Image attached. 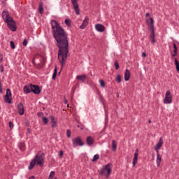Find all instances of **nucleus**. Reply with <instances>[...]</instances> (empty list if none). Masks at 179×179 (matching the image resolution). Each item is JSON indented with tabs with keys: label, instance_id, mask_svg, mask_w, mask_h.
<instances>
[{
	"label": "nucleus",
	"instance_id": "13",
	"mask_svg": "<svg viewBox=\"0 0 179 179\" xmlns=\"http://www.w3.org/2000/svg\"><path fill=\"white\" fill-rule=\"evenodd\" d=\"M138 156H139V150L136 149L132 162L133 167H135L138 163Z\"/></svg>",
	"mask_w": 179,
	"mask_h": 179
},
{
	"label": "nucleus",
	"instance_id": "29",
	"mask_svg": "<svg viewBox=\"0 0 179 179\" xmlns=\"http://www.w3.org/2000/svg\"><path fill=\"white\" fill-rule=\"evenodd\" d=\"M55 176V172L51 171L49 175L48 179H53Z\"/></svg>",
	"mask_w": 179,
	"mask_h": 179
},
{
	"label": "nucleus",
	"instance_id": "33",
	"mask_svg": "<svg viewBox=\"0 0 179 179\" xmlns=\"http://www.w3.org/2000/svg\"><path fill=\"white\" fill-rule=\"evenodd\" d=\"M173 54H175V55H177V45H176V43H173Z\"/></svg>",
	"mask_w": 179,
	"mask_h": 179
},
{
	"label": "nucleus",
	"instance_id": "6",
	"mask_svg": "<svg viewBox=\"0 0 179 179\" xmlns=\"http://www.w3.org/2000/svg\"><path fill=\"white\" fill-rule=\"evenodd\" d=\"M173 103V95H171V92L168 90L166 92L165 98L164 99V104H171Z\"/></svg>",
	"mask_w": 179,
	"mask_h": 179
},
{
	"label": "nucleus",
	"instance_id": "35",
	"mask_svg": "<svg viewBox=\"0 0 179 179\" xmlns=\"http://www.w3.org/2000/svg\"><path fill=\"white\" fill-rule=\"evenodd\" d=\"M115 66L116 71H118V69H120V64H118V62L117 61L115 62Z\"/></svg>",
	"mask_w": 179,
	"mask_h": 179
},
{
	"label": "nucleus",
	"instance_id": "11",
	"mask_svg": "<svg viewBox=\"0 0 179 179\" xmlns=\"http://www.w3.org/2000/svg\"><path fill=\"white\" fill-rule=\"evenodd\" d=\"M31 92L34 93V94H40V93H41L40 87H38V85H32V84H31Z\"/></svg>",
	"mask_w": 179,
	"mask_h": 179
},
{
	"label": "nucleus",
	"instance_id": "26",
	"mask_svg": "<svg viewBox=\"0 0 179 179\" xmlns=\"http://www.w3.org/2000/svg\"><path fill=\"white\" fill-rule=\"evenodd\" d=\"M42 121L45 125L48 124V119L45 116L42 117Z\"/></svg>",
	"mask_w": 179,
	"mask_h": 179
},
{
	"label": "nucleus",
	"instance_id": "8",
	"mask_svg": "<svg viewBox=\"0 0 179 179\" xmlns=\"http://www.w3.org/2000/svg\"><path fill=\"white\" fill-rule=\"evenodd\" d=\"M73 146L76 148V146H83L84 143L82 141V138L80 137L75 138L72 140Z\"/></svg>",
	"mask_w": 179,
	"mask_h": 179
},
{
	"label": "nucleus",
	"instance_id": "48",
	"mask_svg": "<svg viewBox=\"0 0 179 179\" xmlns=\"http://www.w3.org/2000/svg\"><path fill=\"white\" fill-rule=\"evenodd\" d=\"M53 179H57V178H54Z\"/></svg>",
	"mask_w": 179,
	"mask_h": 179
},
{
	"label": "nucleus",
	"instance_id": "18",
	"mask_svg": "<svg viewBox=\"0 0 179 179\" xmlns=\"http://www.w3.org/2000/svg\"><path fill=\"white\" fill-rule=\"evenodd\" d=\"M24 93H26L27 94L28 93H31V84H30L29 85H25L24 87Z\"/></svg>",
	"mask_w": 179,
	"mask_h": 179
},
{
	"label": "nucleus",
	"instance_id": "17",
	"mask_svg": "<svg viewBox=\"0 0 179 179\" xmlns=\"http://www.w3.org/2000/svg\"><path fill=\"white\" fill-rule=\"evenodd\" d=\"M130 78H131V72L129 71V70H128V69H127L124 73V80L126 82H128Z\"/></svg>",
	"mask_w": 179,
	"mask_h": 179
},
{
	"label": "nucleus",
	"instance_id": "10",
	"mask_svg": "<svg viewBox=\"0 0 179 179\" xmlns=\"http://www.w3.org/2000/svg\"><path fill=\"white\" fill-rule=\"evenodd\" d=\"M163 137H160L159 139V141L157 142V143L155 145L154 149L155 150L156 152H159V150H160V149L162 148V146H163Z\"/></svg>",
	"mask_w": 179,
	"mask_h": 179
},
{
	"label": "nucleus",
	"instance_id": "20",
	"mask_svg": "<svg viewBox=\"0 0 179 179\" xmlns=\"http://www.w3.org/2000/svg\"><path fill=\"white\" fill-rule=\"evenodd\" d=\"M76 79L78 80H80L81 82H85V80H86V75L83 74V75H81V76H78L76 77Z\"/></svg>",
	"mask_w": 179,
	"mask_h": 179
},
{
	"label": "nucleus",
	"instance_id": "4",
	"mask_svg": "<svg viewBox=\"0 0 179 179\" xmlns=\"http://www.w3.org/2000/svg\"><path fill=\"white\" fill-rule=\"evenodd\" d=\"M111 171H113V164L109 163L102 167L99 174H101V176H104L106 172V178H108V177H110V174H111Z\"/></svg>",
	"mask_w": 179,
	"mask_h": 179
},
{
	"label": "nucleus",
	"instance_id": "32",
	"mask_svg": "<svg viewBox=\"0 0 179 179\" xmlns=\"http://www.w3.org/2000/svg\"><path fill=\"white\" fill-rule=\"evenodd\" d=\"M64 23L66 24V26H68L69 27L71 26V20L66 19L64 21Z\"/></svg>",
	"mask_w": 179,
	"mask_h": 179
},
{
	"label": "nucleus",
	"instance_id": "46",
	"mask_svg": "<svg viewBox=\"0 0 179 179\" xmlns=\"http://www.w3.org/2000/svg\"><path fill=\"white\" fill-rule=\"evenodd\" d=\"M1 72H3V68L1 69Z\"/></svg>",
	"mask_w": 179,
	"mask_h": 179
},
{
	"label": "nucleus",
	"instance_id": "12",
	"mask_svg": "<svg viewBox=\"0 0 179 179\" xmlns=\"http://www.w3.org/2000/svg\"><path fill=\"white\" fill-rule=\"evenodd\" d=\"M95 30L99 33H103L106 30V27L101 24H95Z\"/></svg>",
	"mask_w": 179,
	"mask_h": 179
},
{
	"label": "nucleus",
	"instance_id": "44",
	"mask_svg": "<svg viewBox=\"0 0 179 179\" xmlns=\"http://www.w3.org/2000/svg\"><path fill=\"white\" fill-rule=\"evenodd\" d=\"M29 179H34V176L30 177Z\"/></svg>",
	"mask_w": 179,
	"mask_h": 179
},
{
	"label": "nucleus",
	"instance_id": "45",
	"mask_svg": "<svg viewBox=\"0 0 179 179\" xmlns=\"http://www.w3.org/2000/svg\"><path fill=\"white\" fill-rule=\"evenodd\" d=\"M64 103H65V104H67V103H68V101L66 100V101H64Z\"/></svg>",
	"mask_w": 179,
	"mask_h": 179
},
{
	"label": "nucleus",
	"instance_id": "1",
	"mask_svg": "<svg viewBox=\"0 0 179 179\" xmlns=\"http://www.w3.org/2000/svg\"><path fill=\"white\" fill-rule=\"evenodd\" d=\"M50 24L53 37L56 40L57 45L59 48L58 59L62 68L65 65V61H66L69 52L68 34L57 20H52L50 22Z\"/></svg>",
	"mask_w": 179,
	"mask_h": 179
},
{
	"label": "nucleus",
	"instance_id": "42",
	"mask_svg": "<svg viewBox=\"0 0 179 179\" xmlns=\"http://www.w3.org/2000/svg\"><path fill=\"white\" fill-rule=\"evenodd\" d=\"M27 132H28L29 134H30V133L31 132V131L30 130V129H27Z\"/></svg>",
	"mask_w": 179,
	"mask_h": 179
},
{
	"label": "nucleus",
	"instance_id": "22",
	"mask_svg": "<svg viewBox=\"0 0 179 179\" xmlns=\"http://www.w3.org/2000/svg\"><path fill=\"white\" fill-rule=\"evenodd\" d=\"M36 159H33L31 162L30 164L28 167L29 170H31L34 166H36Z\"/></svg>",
	"mask_w": 179,
	"mask_h": 179
},
{
	"label": "nucleus",
	"instance_id": "7",
	"mask_svg": "<svg viewBox=\"0 0 179 179\" xmlns=\"http://www.w3.org/2000/svg\"><path fill=\"white\" fill-rule=\"evenodd\" d=\"M4 101L6 103H8V104H10L12 102V92H10V89L6 90V94L4 97Z\"/></svg>",
	"mask_w": 179,
	"mask_h": 179
},
{
	"label": "nucleus",
	"instance_id": "34",
	"mask_svg": "<svg viewBox=\"0 0 179 179\" xmlns=\"http://www.w3.org/2000/svg\"><path fill=\"white\" fill-rule=\"evenodd\" d=\"M10 48H12V50H15V43L13 42V41H11L10 42Z\"/></svg>",
	"mask_w": 179,
	"mask_h": 179
},
{
	"label": "nucleus",
	"instance_id": "5",
	"mask_svg": "<svg viewBox=\"0 0 179 179\" xmlns=\"http://www.w3.org/2000/svg\"><path fill=\"white\" fill-rule=\"evenodd\" d=\"M34 160H35L36 166H40L41 167H43V166H44V154L41 152H38V154L34 158Z\"/></svg>",
	"mask_w": 179,
	"mask_h": 179
},
{
	"label": "nucleus",
	"instance_id": "37",
	"mask_svg": "<svg viewBox=\"0 0 179 179\" xmlns=\"http://www.w3.org/2000/svg\"><path fill=\"white\" fill-rule=\"evenodd\" d=\"M59 156L60 159H62V157H64V151L60 150L59 153Z\"/></svg>",
	"mask_w": 179,
	"mask_h": 179
},
{
	"label": "nucleus",
	"instance_id": "31",
	"mask_svg": "<svg viewBox=\"0 0 179 179\" xmlns=\"http://www.w3.org/2000/svg\"><path fill=\"white\" fill-rule=\"evenodd\" d=\"M99 84L101 87H106V83H104V80H99Z\"/></svg>",
	"mask_w": 179,
	"mask_h": 179
},
{
	"label": "nucleus",
	"instance_id": "9",
	"mask_svg": "<svg viewBox=\"0 0 179 179\" xmlns=\"http://www.w3.org/2000/svg\"><path fill=\"white\" fill-rule=\"evenodd\" d=\"M73 5V8L76 15H80L79 4H78V0H71Z\"/></svg>",
	"mask_w": 179,
	"mask_h": 179
},
{
	"label": "nucleus",
	"instance_id": "36",
	"mask_svg": "<svg viewBox=\"0 0 179 179\" xmlns=\"http://www.w3.org/2000/svg\"><path fill=\"white\" fill-rule=\"evenodd\" d=\"M116 80H117V83H121V76H120V74H118L116 76Z\"/></svg>",
	"mask_w": 179,
	"mask_h": 179
},
{
	"label": "nucleus",
	"instance_id": "43",
	"mask_svg": "<svg viewBox=\"0 0 179 179\" xmlns=\"http://www.w3.org/2000/svg\"><path fill=\"white\" fill-rule=\"evenodd\" d=\"M171 55H172V57H176V55H176V53H173Z\"/></svg>",
	"mask_w": 179,
	"mask_h": 179
},
{
	"label": "nucleus",
	"instance_id": "47",
	"mask_svg": "<svg viewBox=\"0 0 179 179\" xmlns=\"http://www.w3.org/2000/svg\"><path fill=\"white\" fill-rule=\"evenodd\" d=\"M150 122H151V121L150 120H149V123L150 124Z\"/></svg>",
	"mask_w": 179,
	"mask_h": 179
},
{
	"label": "nucleus",
	"instance_id": "19",
	"mask_svg": "<svg viewBox=\"0 0 179 179\" xmlns=\"http://www.w3.org/2000/svg\"><path fill=\"white\" fill-rule=\"evenodd\" d=\"M94 143V139L92 136L87 137V144L88 146H92Z\"/></svg>",
	"mask_w": 179,
	"mask_h": 179
},
{
	"label": "nucleus",
	"instance_id": "21",
	"mask_svg": "<svg viewBox=\"0 0 179 179\" xmlns=\"http://www.w3.org/2000/svg\"><path fill=\"white\" fill-rule=\"evenodd\" d=\"M50 119L52 123V128H55V127H57V121L55 120V118H54V116H50Z\"/></svg>",
	"mask_w": 179,
	"mask_h": 179
},
{
	"label": "nucleus",
	"instance_id": "39",
	"mask_svg": "<svg viewBox=\"0 0 179 179\" xmlns=\"http://www.w3.org/2000/svg\"><path fill=\"white\" fill-rule=\"evenodd\" d=\"M22 44L24 47H26V45H27V39H24Z\"/></svg>",
	"mask_w": 179,
	"mask_h": 179
},
{
	"label": "nucleus",
	"instance_id": "30",
	"mask_svg": "<svg viewBox=\"0 0 179 179\" xmlns=\"http://www.w3.org/2000/svg\"><path fill=\"white\" fill-rule=\"evenodd\" d=\"M100 157V155H99V154H96L94 156L92 162H96V160H99Z\"/></svg>",
	"mask_w": 179,
	"mask_h": 179
},
{
	"label": "nucleus",
	"instance_id": "24",
	"mask_svg": "<svg viewBox=\"0 0 179 179\" xmlns=\"http://www.w3.org/2000/svg\"><path fill=\"white\" fill-rule=\"evenodd\" d=\"M33 62L34 64H41V62L38 61V57H34Z\"/></svg>",
	"mask_w": 179,
	"mask_h": 179
},
{
	"label": "nucleus",
	"instance_id": "28",
	"mask_svg": "<svg viewBox=\"0 0 179 179\" xmlns=\"http://www.w3.org/2000/svg\"><path fill=\"white\" fill-rule=\"evenodd\" d=\"M58 73L57 70V67L55 68L54 69V73L52 75V79L55 80V78H57V73Z\"/></svg>",
	"mask_w": 179,
	"mask_h": 179
},
{
	"label": "nucleus",
	"instance_id": "15",
	"mask_svg": "<svg viewBox=\"0 0 179 179\" xmlns=\"http://www.w3.org/2000/svg\"><path fill=\"white\" fill-rule=\"evenodd\" d=\"M87 24H89V17H86L83 20L81 26H80V29H85Z\"/></svg>",
	"mask_w": 179,
	"mask_h": 179
},
{
	"label": "nucleus",
	"instance_id": "16",
	"mask_svg": "<svg viewBox=\"0 0 179 179\" xmlns=\"http://www.w3.org/2000/svg\"><path fill=\"white\" fill-rule=\"evenodd\" d=\"M157 159H156V163L157 167H160V164L162 163V156L160 155V152H157Z\"/></svg>",
	"mask_w": 179,
	"mask_h": 179
},
{
	"label": "nucleus",
	"instance_id": "27",
	"mask_svg": "<svg viewBox=\"0 0 179 179\" xmlns=\"http://www.w3.org/2000/svg\"><path fill=\"white\" fill-rule=\"evenodd\" d=\"M175 65L176 66L177 71L179 72V62L178 60H177V58L175 59Z\"/></svg>",
	"mask_w": 179,
	"mask_h": 179
},
{
	"label": "nucleus",
	"instance_id": "14",
	"mask_svg": "<svg viewBox=\"0 0 179 179\" xmlns=\"http://www.w3.org/2000/svg\"><path fill=\"white\" fill-rule=\"evenodd\" d=\"M17 111L20 115H23V114H24V107L22 103H18Z\"/></svg>",
	"mask_w": 179,
	"mask_h": 179
},
{
	"label": "nucleus",
	"instance_id": "23",
	"mask_svg": "<svg viewBox=\"0 0 179 179\" xmlns=\"http://www.w3.org/2000/svg\"><path fill=\"white\" fill-rule=\"evenodd\" d=\"M112 148H113V150H114V152H115V150H117V143H115V140L112 141Z\"/></svg>",
	"mask_w": 179,
	"mask_h": 179
},
{
	"label": "nucleus",
	"instance_id": "2",
	"mask_svg": "<svg viewBox=\"0 0 179 179\" xmlns=\"http://www.w3.org/2000/svg\"><path fill=\"white\" fill-rule=\"evenodd\" d=\"M145 21L148 27V30L151 31V34L150 35L151 43L152 44H155V43H156V40L155 39V20H153V17H150V13H146Z\"/></svg>",
	"mask_w": 179,
	"mask_h": 179
},
{
	"label": "nucleus",
	"instance_id": "40",
	"mask_svg": "<svg viewBox=\"0 0 179 179\" xmlns=\"http://www.w3.org/2000/svg\"><path fill=\"white\" fill-rule=\"evenodd\" d=\"M66 135L68 138H71V130H67Z\"/></svg>",
	"mask_w": 179,
	"mask_h": 179
},
{
	"label": "nucleus",
	"instance_id": "38",
	"mask_svg": "<svg viewBox=\"0 0 179 179\" xmlns=\"http://www.w3.org/2000/svg\"><path fill=\"white\" fill-rule=\"evenodd\" d=\"M13 127H14L13 122H9L10 129H13Z\"/></svg>",
	"mask_w": 179,
	"mask_h": 179
},
{
	"label": "nucleus",
	"instance_id": "25",
	"mask_svg": "<svg viewBox=\"0 0 179 179\" xmlns=\"http://www.w3.org/2000/svg\"><path fill=\"white\" fill-rule=\"evenodd\" d=\"M39 12L41 15H43L44 12V8H43V3H40L39 4Z\"/></svg>",
	"mask_w": 179,
	"mask_h": 179
},
{
	"label": "nucleus",
	"instance_id": "41",
	"mask_svg": "<svg viewBox=\"0 0 179 179\" xmlns=\"http://www.w3.org/2000/svg\"><path fill=\"white\" fill-rule=\"evenodd\" d=\"M142 57H143V58H146V52H143L142 53Z\"/></svg>",
	"mask_w": 179,
	"mask_h": 179
},
{
	"label": "nucleus",
	"instance_id": "3",
	"mask_svg": "<svg viewBox=\"0 0 179 179\" xmlns=\"http://www.w3.org/2000/svg\"><path fill=\"white\" fill-rule=\"evenodd\" d=\"M2 17L3 20H4V23H6L10 30H11V31H16V22L13 20V17L9 15V12H8V10L2 12Z\"/></svg>",
	"mask_w": 179,
	"mask_h": 179
}]
</instances>
